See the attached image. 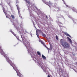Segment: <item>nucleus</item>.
I'll return each instance as SVG.
<instances>
[{"label": "nucleus", "mask_w": 77, "mask_h": 77, "mask_svg": "<svg viewBox=\"0 0 77 77\" xmlns=\"http://www.w3.org/2000/svg\"><path fill=\"white\" fill-rule=\"evenodd\" d=\"M60 44L64 48H69L70 47V45L69 43L67 42H65L64 40L62 39L60 40Z\"/></svg>", "instance_id": "f257e3e1"}, {"label": "nucleus", "mask_w": 77, "mask_h": 77, "mask_svg": "<svg viewBox=\"0 0 77 77\" xmlns=\"http://www.w3.org/2000/svg\"><path fill=\"white\" fill-rule=\"evenodd\" d=\"M22 41L23 42V44H24L26 47H29V43L27 41V40L25 38H24V39H22Z\"/></svg>", "instance_id": "f03ea898"}, {"label": "nucleus", "mask_w": 77, "mask_h": 77, "mask_svg": "<svg viewBox=\"0 0 77 77\" xmlns=\"http://www.w3.org/2000/svg\"><path fill=\"white\" fill-rule=\"evenodd\" d=\"M44 3H45L46 5H48L49 6H50V5H51L52 4V3H51V1H49V2L46 1H44Z\"/></svg>", "instance_id": "7ed1b4c3"}, {"label": "nucleus", "mask_w": 77, "mask_h": 77, "mask_svg": "<svg viewBox=\"0 0 77 77\" xmlns=\"http://www.w3.org/2000/svg\"><path fill=\"white\" fill-rule=\"evenodd\" d=\"M36 35L37 36V37L39 39V42H41V44H44V42H42V40H41V39L39 38V35L38 34H36Z\"/></svg>", "instance_id": "20e7f679"}, {"label": "nucleus", "mask_w": 77, "mask_h": 77, "mask_svg": "<svg viewBox=\"0 0 77 77\" xmlns=\"http://www.w3.org/2000/svg\"><path fill=\"white\" fill-rule=\"evenodd\" d=\"M16 6L17 7V9L18 11V12L19 14H20V8H19V7L18 6V5H16Z\"/></svg>", "instance_id": "39448f33"}, {"label": "nucleus", "mask_w": 77, "mask_h": 77, "mask_svg": "<svg viewBox=\"0 0 77 77\" xmlns=\"http://www.w3.org/2000/svg\"><path fill=\"white\" fill-rule=\"evenodd\" d=\"M25 1L26 3H27L28 5H30V2L29 1H27V0H25Z\"/></svg>", "instance_id": "423d86ee"}, {"label": "nucleus", "mask_w": 77, "mask_h": 77, "mask_svg": "<svg viewBox=\"0 0 77 77\" xmlns=\"http://www.w3.org/2000/svg\"><path fill=\"white\" fill-rule=\"evenodd\" d=\"M3 11L4 13H5V14L6 15V18H8V17H7V16L6 15V14H7L5 12V9H4L3 10Z\"/></svg>", "instance_id": "0eeeda50"}, {"label": "nucleus", "mask_w": 77, "mask_h": 77, "mask_svg": "<svg viewBox=\"0 0 77 77\" xmlns=\"http://www.w3.org/2000/svg\"><path fill=\"white\" fill-rule=\"evenodd\" d=\"M42 57L43 59H46V57H45V56L43 55H42Z\"/></svg>", "instance_id": "6e6552de"}, {"label": "nucleus", "mask_w": 77, "mask_h": 77, "mask_svg": "<svg viewBox=\"0 0 77 77\" xmlns=\"http://www.w3.org/2000/svg\"><path fill=\"white\" fill-rule=\"evenodd\" d=\"M37 54L38 55V56H40L41 55V53H40V52L39 51H37Z\"/></svg>", "instance_id": "1a4fd4ad"}, {"label": "nucleus", "mask_w": 77, "mask_h": 77, "mask_svg": "<svg viewBox=\"0 0 77 77\" xmlns=\"http://www.w3.org/2000/svg\"><path fill=\"white\" fill-rule=\"evenodd\" d=\"M11 17L12 19H15V16L14 15H11Z\"/></svg>", "instance_id": "9d476101"}, {"label": "nucleus", "mask_w": 77, "mask_h": 77, "mask_svg": "<svg viewBox=\"0 0 77 77\" xmlns=\"http://www.w3.org/2000/svg\"><path fill=\"white\" fill-rule=\"evenodd\" d=\"M64 34H65V35H66V36H70L68 34V33L66 32H65Z\"/></svg>", "instance_id": "9b49d317"}, {"label": "nucleus", "mask_w": 77, "mask_h": 77, "mask_svg": "<svg viewBox=\"0 0 77 77\" xmlns=\"http://www.w3.org/2000/svg\"><path fill=\"white\" fill-rule=\"evenodd\" d=\"M68 39H69V41H70V43H72V41H71V39L70 38H68Z\"/></svg>", "instance_id": "f8f14e48"}, {"label": "nucleus", "mask_w": 77, "mask_h": 77, "mask_svg": "<svg viewBox=\"0 0 77 77\" xmlns=\"http://www.w3.org/2000/svg\"><path fill=\"white\" fill-rule=\"evenodd\" d=\"M42 36H44L45 37V36H46V35H45V34L42 33Z\"/></svg>", "instance_id": "ddd939ff"}, {"label": "nucleus", "mask_w": 77, "mask_h": 77, "mask_svg": "<svg viewBox=\"0 0 77 77\" xmlns=\"http://www.w3.org/2000/svg\"><path fill=\"white\" fill-rule=\"evenodd\" d=\"M11 33H12V34H13V35H14V36H16V34H15L13 32H12Z\"/></svg>", "instance_id": "4468645a"}, {"label": "nucleus", "mask_w": 77, "mask_h": 77, "mask_svg": "<svg viewBox=\"0 0 77 77\" xmlns=\"http://www.w3.org/2000/svg\"><path fill=\"white\" fill-rule=\"evenodd\" d=\"M56 39H57V40H58L59 39V38H58V37L57 36V35L56 36Z\"/></svg>", "instance_id": "2eb2a0df"}, {"label": "nucleus", "mask_w": 77, "mask_h": 77, "mask_svg": "<svg viewBox=\"0 0 77 77\" xmlns=\"http://www.w3.org/2000/svg\"><path fill=\"white\" fill-rule=\"evenodd\" d=\"M60 18H63V16L62 15H60V17H59Z\"/></svg>", "instance_id": "dca6fc26"}, {"label": "nucleus", "mask_w": 77, "mask_h": 77, "mask_svg": "<svg viewBox=\"0 0 77 77\" xmlns=\"http://www.w3.org/2000/svg\"><path fill=\"white\" fill-rule=\"evenodd\" d=\"M21 38L23 39V38H24V36H23V35H21Z\"/></svg>", "instance_id": "f3484780"}, {"label": "nucleus", "mask_w": 77, "mask_h": 77, "mask_svg": "<svg viewBox=\"0 0 77 77\" xmlns=\"http://www.w3.org/2000/svg\"><path fill=\"white\" fill-rule=\"evenodd\" d=\"M28 9H29V10H30V9H29V8H30V6H28Z\"/></svg>", "instance_id": "a211bd4d"}, {"label": "nucleus", "mask_w": 77, "mask_h": 77, "mask_svg": "<svg viewBox=\"0 0 77 77\" xmlns=\"http://www.w3.org/2000/svg\"><path fill=\"white\" fill-rule=\"evenodd\" d=\"M10 32H11V33H12L13 32V31H12V30L10 31Z\"/></svg>", "instance_id": "6ab92c4d"}, {"label": "nucleus", "mask_w": 77, "mask_h": 77, "mask_svg": "<svg viewBox=\"0 0 77 77\" xmlns=\"http://www.w3.org/2000/svg\"><path fill=\"white\" fill-rule=\"evenodd\" d=\"M46 18L47 19H48V17H47V16H46Z\"/></svg>", "instance_id": "aec40b11"}, {"label": "nucleus", "mask_w": 77, "mask_h": 77, "mask_svg": "<svg viewBox=\"0 0 77 77\" xmlns=\"http://www.w3.org/2000/svg\"><path fill=\"white\" fill-rule=\"evenodd\" d=\"M57 9H58L59 11V8H57Z\"/></svg>", "instance_id": "412c9836"}, {"label": "nucleus", "mask_w": 77, "mask_h": 77, "mask_svg": "<svg viewBox=\"0 0 77 77\" xmlns=\"http://www.w3.org/2000/svg\"><path fill=\"white\" fill-rule=\"evenodd\" d=\"M48 77H50V76L49 75H48Z\"/></svg>", "instance_id": "4be33fe9"}, {"label": "nucleus", "mask_w": 77, "mask_h": 77, "mask_svg": "<svg viewBox=\"0 0 77 77\" xmlns=\"http://www.w3.org/2000/svg\"><path fill=\"white\" fill-rule=\"evenodd\" d=\"M0 47H1V48L2 49V48H1V46H0Z\"/></svg>", "instance_id": "5701e85b"}, {"label": "nucleus", "mask_w": 77, "mask_h": 77, "mask_svg": "<svg viewBox=\"0 0 77 77\" xmlns=\"http://www.w3.org/2000/svg\"><path fill=\"white\" fill-rule=\"evenodd\" d=\"M55 1H57V0H55Z\"/></svg>", "instance_id": "b1692460"}, {"label": "nucleus", "mask_w": 77, "mask_h": 77, "mask_svg": "<svg viewBox=\"0 0 77 77\" xmlns=\"http://www.w3.org/2000/svg\"><path fill=\"white\" fill-rule=\"evenodd\" d=\"M63 1V0H62Z\"/></svg>", "instance_id": "393cba45"}]
</instances>
